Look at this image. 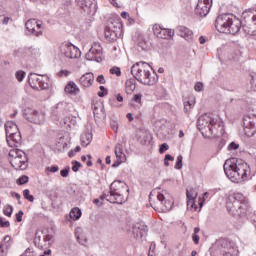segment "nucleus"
I'll list each match as a JSON object with an SVG mask.
<instances>
[{"instance_id": "obj_40", "label": "nucleus", "mask_w": 256, "mask_h": 256, "mask_svg": "<svg viewBox=\"0 0 256 256\" xmlns=\"http://www.w3.org/2000/svg\"><path fill=\"white\" fill-rule=\"evenodd\" d=\"M75 237L79 243H81V239H83V229L81 227H77L75 229Z\"/></svg>"}, {"instance_id": "obj_58", "label": "nucleus", "mask_w": 256, "mask_h": 256, "mask_svg": "<svg viewBox=\"0 0 256 256\" xmlns=\"http://www.w3.org/2000/svg\"><path fill=\"white\" fill-rule=\"evenodd\" d=\"M94 205H97V207H103V202L99 198H96L93 200Z\"/></svg>"}, {"instance_id": "obj_38", "label": "nucleus", "mask_w": 256, "mask_h": 256, "mask_svg": "<svg viewBox=\"0 0 256 256\" xmlns=\"http://www.w3.org/2000/svg\"><path fill=\"white\" fill-rule=\"evenodd\" d=\"M195 107V100L190 99L187 101H184V112L185 113H191V109Z\"/></svg>"}, {"instance_id": "obj_48", "label": "nucleus", "mask_w": 256, "mask_h": 256, "mask_svg": "<svg viewBox=\"0 0 256 256\" xmlns=\"http://www.w3.org/2000/svg\"><path fill=\"white\" fill-rule=\"evenodd\" d=\"M187 209L188 211H191L193 207H195V199L196 198H187Z\"/></svg>"}, {"instance_id": "obj_3", "label": "nucleus", "mask_w": 256, "mask_h": 256, "mask_svg": "<svg viewBox=\"0 0 256 256\" xmlns=\"http://www.w3.org/2000/svg\"><path fill=\"white\" fill-rule=\"evenodd\" d=\"M151 71H153L151 65L143 61L136 62L131 67V75H133L136 81L142 83V85H156L157 81H159V76H157V73L153 71L151 74Z\"/></svg>"}, {"instance_id": "obj_24", "label": "nucleus", "mask_w": 256, "mask_h": 256, "mask_svg": "<svg viewBox=\"0 0 256 256\" xmlns=\"http://www.w3.org/2000/svg\"><path fill=\"white\" fill-rule=\"evenodd\" d=\"M178 35L182 37V39H185V41H187L188 43H193V30L185 26H179Z\"/></svg>"}, {"instance_id": "obj_37", "label": "nucleus", "mask_w": 256, "mask_h": 256, "mask_svg": "<svg viewBox=\"0 0 256 256\" xmlns=\"http://www.w3.org/2000/svg\"><path fill=\"white\" fill-rule=\"evenodd\" d=\"M81 215L82 212L79 207H74L70 211V219H72L73 221H79V219H81Z\"/></svg>"}, {"instance_id": "obj_11", "label": "nucleus", "mask_w": 256, "mask_h": 256, "mask_svg": "<svg viewBox=\"0 0 256 256\" xmlns=\"http://www.w3.org/2000/svg\"><path fill=\"white\" fill-rule=\"evenodd\" d=\"M60 51L67 59H79L81 57V50L70 42H63Z\"/></svg>"}, {"instance_id": "obj_39", "label": "nucleus", "mask_w": 256, "mask_h": 256, "mask_svg": "<svg viewBox=\"0 0 256 256\" xmlns=\"http://www.w3.org/2000/svg\"><path fill=\"white\" fill-rule=\"evenodd\" d=\"M197 190L195 188H189L186 190L187 199H197Z\"/></svg>"}, {"instance_id": "obj_34", "label": "nucleus", "mask_w": 256, "mask_h": 256, "mask_svg": "<svg viewBox=\"0 0 256 256\" xmlns=\"http://www.w3.org/2000/svg\"><path fill=\"white\" fill-rule=\"evenodd\" d=\"M80 141L82 147H87L88 145H91V142L93 141V135L91 133H84L81 135Z\"/></svg>"}, {"instance_id": "obj_62", "label": "nucleus", "mask_w": 256, "mask_h": 256, "mask_svg": "<svg viewBox=\"0 0 256 256\" xmlns=\"http://www.w3.org/2000/svg\"><path fill=\"white\" fill-rule=\"evenodd\" d=\"M87 157H88L89 160L86 162V165H87V167H92L93 162H91V155H88Z\"/></svg>"}, {"instance_id": "obj_22", "label": "nucleus", "mask_w": 256, "mask_h": 256, "mask_svg": "<svg viewBox=\"0 0 256 256\" xmlns=\"http://www.w3.org/2000/svg\"><path fill=\"white\" fill-rule=\"evenodd\" d=\"M25 57H29V59H34V61H39L41 59V48L31 46L24 48Z\"/></svg>"}, {"instance_id": "obj_21", "label": "nucleus", "mask_w": 256, "mask_h": 256, "mask_svg": "<svg viewBox=\"0 0 256 256\" xmlns=\"http://www.w3.org/2000/svg\"><path fill=\"white\" fill-rule=\"evenodd\" d=\"M26 118L28 121H30V123H36L37 125L45 121V115L33 109H28L26 111Z\"/></svg>"}, {"instance_id": "obj_18", "label": "nucleus", "mask_w": 256, "mask_h": 256, "mask_svg": "<svg viewBox=\"0 0 256 256\" xmlns=\"http://www.w3.org/2000/svg\"><path fill=\"white\" fill-rule=\"evenodd\" d=\"M211 11V0H198L195 8L196 15L199 17H207Z\"/></svg>"}, {"instance_id": "obj_50", "label": "nucleus", "mask_w": 256, "mask_h": 256, "mask_svg": "<svg viewBox=\"0 0 256 256\" xmlns=\"http://www.w3.org/2000/svg\"><path fill=\"white\" fill-rule=\"evenodd\" d=\"M165 151H169V144H167V143H163L162 145H160V148H159V153L161 155H163V153H165Z\"/></svg>"}, {"instance_id": "obj_64", "label": "nucleus", "mask_w": 256, "mask_h": 256, "mask_svg": "<svg viewBox=\"0 0 256 256\" xmlns=\"http://www.w3.org/2000/svg\"><path fill=\"white\" fill-rule=\"evenodd\" d=\"M121 17H122V19H129V13H127V12H122V13H121Z\"/></svg>"}, {"instance_id": "obj_13", "label": "nucleus", "mask_w": 256, "mask_h": 256, "mask_svg": "<svg viewBox=\"0 0 256 256\" xmlns=\"http://www.w3.org/2000/svg\"><path fill=\"white\" fill-rule=\"evenodd\" d=\"M243 129L247 137H253L256 133V115L251 114L243 118Z\"/></svg>"}, {"instance_id": "obj_45", "label": "nucleus", "mask_w": 256, "mask_h": 256, "mask_svg": "<svg viewBox=\"0 0 256 256\" xmlns=\"http://www.w3.org/2000/svg\"><path fill=\"white\" fill-rule=\"evenodd\" d=\"M16 183L17 185H25V183H29V177L23 175L19 179H17Z\"/></svg>"}, {"instance_id": "obj_8", "label": "nucleus", "mask_w": 256, "mask_h": 256, "mask_svg": "<svg viewBox=\"0 0 256 256\" xmlns=\"http://www.w3.org/2000/svg\"><path fill=\"white\" fill-rule=\"evenodd\" d=\"M8 155L10 165H12L14 169H20L21 171L27 169V154H25L23 150L11 149Z\"/></svg>"}, {"instance_id": "obj_49", "label": "nucleus", "mask_w": 256, "mask_h": 256, "mask_svg": "<svg viewBox=\"0 0 256 256\" xmlns=\"http://www.w3.org/2000/svg\"><path fill=\"white\" fill-rule=\"evenodd\" d=\"M46 173H57V171H59V166L55 165V166H50L46 168Z\"/></svg>"}, {"instance_id": "obj_4", "label": "nucleus", "mask_w": 256, "mask_h": 256, "mask_svg": "<svg viewBox=\"0 0 256 256\" xmlns=\"http://www.w3.org/2000/svg\"><path fill=\"white\" fill-rule=\"evenodd\" d=\"M215 28L219 33L237 35V33L241 31V20L233 18V16L229 14H223L216 18Z\"/></svg>"}, {"instance_id": "obj_19", "label": "nucleus", "mask_w": 256, "mask_h": 256, "mask_svg": "<svg viewBox=\"0 0 256 256\" xmlns=\"http://www.w3.org/2000/svg\"><path fill=\"white\" fill-rule=\"evenodd\" d=\"M149 228L145 225V222H137L132 227V234L134 239H143L147 236Z\"/></svg>"}, {"instance_id": "obj_1", "label": "nucleus", "mask_w": 256, "mask_h": 256, "mask_svg": "<svg viewBox=\"0 0 256 256\" xmlns=\"http://www.w3.org/2000/svg\"><path fill=\"white\" fill-rule=\"evenodd\" d=\"M224 173L232 183L249 181L251 179V166L243 160L229 159L224 163Z\"/></svg>"}, {"instance_id": "obj_20", "label": "nucleus", "mask_w": 256, "mask_h": 256, "mask_svg": "<svg viewBox=\"0 0 256 256\" xmlns=\"http://www.w3.org/2000/svg\"><path fill=\"white\" fill-rule=\"evenodd\" d=\"M153 33L158 37V39H169V37H175V30L162 28L159 24H155L153 26Z\"/></svg>"}, {"instance_id": "obj_17", "label": "nucleus", "mask_w": 256, "mask_h": 256, "mask_svg": "<svg viewBox=\"0 0 256 256\" xmlns=\"http://www.w3.org/2000/svg\"><path fill=\"white\" fill-rule=\"evenodd\" d=\"M78 7L87 15L97 13V2L95 0H78Z\"/></svg>"}, {"instance_id": "obj_10", "label": "nucleus", "mask_w": 256, "mask_h": 256, "mask_svg": "<svg viewBox=\"0 0 256 256\" xmlns=\"http://www.w3.org/2000/svg\"><path fill=\"white\" fill-rule=\"evenodd\" d=\"M244 24L242 29L247 35H256V12L243 13Z\"/></svg>"}, {"instance_id": "obj_25", "label": "nucleus", "mask_w": 256, "mask_h": 256, "mask_svg": "<svg viewBox=\"0 0 256 256\" xmlns=\"http://www.w3.org/2000/svg\"><path fill=\"white\" fill-rule=\"evenodd\" d=\"M220 256H239V250L231 244H226L220 249Z\"/></svg>"}, {"instance_id": "obj_32", "label": "nucleus", "mask_w": 256, "mask_h": 256, "mask_svg": "<svg viewBox=\"0 0 256 256\" xmlns=\"http://www.w3.org/2000/svg\"><path fill=\"white\" fill-rule=\"evenodd\" d=\"M63 124L69 129H74V127H77V117L67 116L63 119Z\"/></svg>"}, {"instance_id": "obj_57", "label": "nucleus", "mask_w": 256, "mask_h": 256, "mask_svg": "<svg viewBox=\"0 0 256 256\" xmlns=\"http://www.w3.org/2000/svg\"><path fill=\"white\" fill-rule=\"evenodd\" d=\"M79 167H81V163L75 162V164L72 167V171H74V173H77V171H79Z\"/></svg>"}, {"instance_id": "obj_56", "label": "nucleus", "mask_w": 256, "mask_h": 256, "mask_svg": "<svg viewBox=\"0 0 256 256\" xmlns=\"http://www.w3.org/2000/svg\"><path fill=\"white\" fill-rule=\"evenodd\" d=\"M60 175L61 177H69V168L62 169Z\"/></svg>"}, {"instance_id": "obj_28", "label": "nucleus", "mask_w": 256, "mask_h": 256, "mask_svg": "<svg viewBox=\"0 0 256 256\" xmlns=\"http://www.w3.org/2000/svg\"><path fill=\"white\" fill-rule=\"evenodd\" d=\"M69 143H71V137H69L67 133H64L63 135L59 136L57 140V147L58 149H65Z\"/></svg>"}, {"instance_id": "obj_46", "label": "nucleus", "mask_w": 256, "mask_h": 256, "mask_svg": "<svg viewBox=\"0 0 256 256\" xmlns=\"http://www.w3.org/2000/svg\"><path fill=\"white\" fill-rule=\"evenodd\" d=\"M175 169H178V170L183 169V156L182 155H178Z\"/></svg>"}, {"instance_id": "obj_60", "label": "nucleus", "mask_w": 256, "mask_h": 256, "mask_svg": "<svg viewBox=\"0 0 256 256\" xmlns=\"http://www.w3.org/2000/svg\"><path fill=\"white\" fill-rule=\"evenodd\" d=\"M164 159L166 161H175V158L171 154H166Z\"/></svg>"}, {"instance_id": "obj_35", "label": "nucleus", "mask_w": 256, "mask_h": 256, "mask_svg": "<svg viewBox=\"0 0 256 256\" xmlns=\"http://www.w3.org/2000/svg\"><path fill=\"white\" fill-rule=\"evenodd\" d=\"M65 93H69V95H77V93H79V87H77V84H75V82H70L65 87Z\"/></svg>"}, {"instance_id": "obj_5", "label": "nucleus", "mask_w": 256, "mask_h": 256, "mask_svg": "<svg viewBox=\"0 0 256 256\" xmlns=\"http://www.w3.org/2000/svg\"><path fill=\"white\" fill-rule=\"evenodd\" d=\"M227 209L232 215L241 217L247 213V209H249V202L243 194L236 193L229 198V201L227 202Z\"/></svg>"}, {"instance_id": "obj_27", "label": "nucleus", "mask_w": 256, "mask_h": 256, "mask_svg": "<svg viewBox=\"0 0 256 256\" xmlns=\"http://www.w3.org/2000/svg\"><path fill=\"white\" fill-rule=\"evenodd\" d=\"M114 151H115L116 159L119 163H125L127 161V156L125 155V153H123V145L117 144L115 146Z\"/></svg>"}, {"instance_id": "obj_52", "label": "nucleus", "mask_w": 256, "mask_h": 256, "mask_svg": "<svg viewBox=\"0 0 256 256\" xmlns=\"http://www.w3.org/2000/svg\"><path fill=\"white\" fill-rule=\"evenodd\" d=\"M228 149L230 151H237V149H239V144L235 143V142H231L228 146Z\"/></svg>"}, {"instance_id": "obj_63", "label": "nucleus", "mask_w": 256, "mask_h": 256, "mask_svg": "<svg viewBox=\"0 0 256 256\" xmlns=\"http://www.w3.org/2000/svg\"><path fill=\"white\" fill-rule=\"evenodd\" d=\"M206 42H207V40L203 36H200V38H199L200 45H205Z\"/></svg>"}, {"instance_id": "obj_26", "label": "nucleus", "mask_w": 256, "mask_h": 256, "mask_svg": "<svg viewBox=\"0 0 256 256\" xmlns=\"http://www.w3.org/2000/svg\"><path fill=\"white\" fill-rule=\"evenodd\" d=\"M65 113H67V103L66 102H59L52 109V114L55 117H61V115H65Z\"/></svg>"}, {"instance_id": "obj_43", "label": "nucleus", "mask_w": 256, "mask_h": 256, "mask_svg": "<svg viewBox=\"0 0 256 256\" xmlns=\"http://www.w3.org/2000/svg\"><path fill=\"white\" fill-rule=\"evenodd\" d=\"M23 195H24V198L30 201V203H33V201H35V197H33V195L30 194L29 189H25L23 191Z\"/></svg>"}, {"instance_id": "obj_23", "label": "nucleus", "mask_w": 256, "mask_h": 256, "mask_svg": "<svg viewBox=\"0 0 256 256\" xmlns=\"http://www.w3.org/2000/svg\"><path fill=\"white\" fill-rule=\"evenodd\" d=\"M80 85L84 88H89L95 83V75L91 72H87L79 79Z\"/></svg>"}, {"instance_id": "obj_12", "label": "nucleus", "mask_w": 256, "mask_h": 256, "mask_svg": "<svg viewBox=\"0 0 256 256\" xmlns=\"http://www.w3.org/2000/svg\"><path fill=\"white\" fill-rule=\"evenodd\" d=\"M87 61H95L101 63L103 61V47L99 42H93L91 48L86 53Z\"/></svg>"}, {"instance_id": "obj_61", "label": "nucleus", "mask_w": 256, "mask_h": 256, "mask_svg": "<svg viewBox=\"0 0 256 256\" xmlns=\"http://www.w3.org/2000/svg\"><path fill=\"white\" fill-rule=\"evenodd\" d=\"M126 117H127V119H128V121L131 123L135 118L133 117V114L132 113H128L127 115H126Z\"/></svg>"}, {"instance_id": "obj_15", "label": "nucleus", "mask_w": 256, "mask_h": 256, "mask_svg": "<svg viewBox=\"0 0 256 256\" xmlns=\"http://www.w3.org/2000/svg\"><path fill=\"white\" fill-rule=\"evenodd\" d=\"M53 239V235L45 234L43 232H36L34 238V245L38 247V249H43L45 247H49L51 245V240Z\"/></svg>"}, {"instance_id": "obj_59", "label": "nucleus", "mask_w": 256, "mask_h": 256, "mask_svg": "<svg viewBox=\"0 0 256 256\" xmlns=\"http://www.w3.org/2000/svg\"><path fill=\"white\" fill-rule=\"evenodd\" d=\"M192 239H193L195 245H199V239H200V238H199V235L194 234V235L192 236Z\"/></svg>"}, {"instance_id": "obj_6", "label": "nucleus", "mask_w": 256, "mask_h": 256, "mask_svg": "<svg viewBox=\"0 0 256 256\" xmlns=\"http://www.w3.org/2000/svg\"><path fill=\"white\" fill-rule=\"evenodd\" d=\"M125 189V184L119 180H115L110 185V194H102L100 196V201L106 199L109 203H117L118 205H123L125 203V198L123 197V190Z\"/></svg>"}, {"instance_id": "obj_51", "label": "nucleus", "mask_w": 256, "mask_h": 256, "mask_svg": "<svg viewBox=\"0 0 256 256\" xmlns=\"http://www.w3.org/2000/svg\"><path fill=\"white\" fill-rule=\"evenodd\" d=\"M0 227L2 228L11 227V223L9 221H3V218L0 217Z\"/></svg>"}, {"instance_id": "obj_14", "label": "nucleus", "mask_w": 256, "mask_h": 256, "mask_svg": "<svg viewBox=\"0 0 256 256\" xmlns=\"http://www.w3.org/2000/svg\"><path fill=\"white\" fill-rule=\"evenodd\" d=\"M25 27L34 37H41L43 35V22L37 19H30L25 23Z\"/></svg>"}, {"instance_id": "obj_36", "label": "nucleus", "mask_w": 256, "mask_h": 256, "mask_svg": "<svg viewBox=\"0 0 256 256\" xmlns=\"http://www.w3.org/2000/svg\"><path fill=\"white\" fill-rule=\"evenodd\" d=\"M125 87L127 95H131V93H133V91H135L137 88V84L135 83V80L129 79L126 81Z\"/></svg>"}, {"instance_id": "obj_7", "label": "nucleus", "mask_w": 256, "mask_h": 256, "mask_svg": "<svg viewBox=\"0 0 256 256\" xmlns=\"http://www.w3.org/2000/svg\"><path fill=\"white\" fill-rule=\"evenodd\" d=\"M5 133L9 147H19L21 145V132H19L15 122L8 121L5 123Z\"/></svg>"}, {"instance_id": "obj_41", "label": "nucleus", "mask_w": 256, "mask_h": 256, "mask_svg": "<svg viewBox=\"0 0 256 256\" xmlns=\"http://www.w3.org/2000/svg\"><path fill=\"white\" fill-rule=\"evenodd\" d=\"M109 73L111 75H116V77H121V68L114 66L110 68Z\"/></svg>"}, {"instance_id": "obj_54", "label": "nucleus", "mask_w": 256, "mask_h": 256, "mask_svg": "<svg viewBox=\"0 0 256 256\" xmlns=\"http://www.w3.org/2000/svg\"><path fill=\"white\" fill-rule=\"evenodd\" d=\"M16 220L18 223H21L23 221V210H20L17 214H16Z\"/></svg>"}, {"instance_id": "obj_55", "label": "nucleus", "mask_w": 256, "mask_h": 256, "mask_svg": "<svg viewBox=\"0 0 256 256\" xmlns=\"http://www.w3.org/2000/svg\"><path fill=\"white\" fill-rule=\"evenodd\" d=\"M195 91L200 92L203 91V83L197 82L194 86Z\"/></svg>"}, {"instance_id": "obj_47", "label": "nucleus", "mask_w": 256, "mask_h": 256, "mask_svg": "<svg viewBox=\"0 0 256 256\" xmlns=\"http://www.w3.org/2000/svg\"><path fill=\"white\" fill-rule=\"evenodd\" d=\"M142 97H143L142 94H135L132 98V101H134V103H137L139 105L138 108H140L142 105V102H141Z\"/></svg>"}, {"instance_id": "obj_29", "label": "nucleus", "mask_w": 256, "mask_h": 256, "mask_svg": "<svg viewBox=\"0 0 256 256\" xmlns=\"http://www.w3.org/2000/svg\"><path fill=\"white\" fill-rule=\"evenodd\" d=\"M151 139H153L151 132L144 130L140 133L138 141L141 145H149V143H151Z\"/></svg>"}, {"instance_id": "obj_44", "label": "nucleus", "mask_w": 256, "mask_h": 256, "mask_svg": "<svg viewBox=\"0 0 256 256\" xmlns=\"http://www.w3.org/2000/svg\"><path fill=\"white\" fill-rule=\"evenodd\" d=\"M3 214L6 215V217H11V215H13V206H6L3 210Z\"/></svg>"}, {"instance_id": "obj_31", "label": "nucleus", "mask_w": 256, "mask_h": 256, "mask_svg": "<svg viewBox=\"0 0 256 256\" xmlns=\"http://www.w3.org/2000/svg\"><path fill=\"white\" fill-rule=\"evenodd\" d=\"M123 97L121 94H117L115 96V98H110L109 99V105H111V107H116L117 109L123 107Z\"/></svg>"}, {"instance_id": "obj_42", "label": "nucleus", "mask_w": 256, "mask_h": 256, "mask_svg": "<svg viewBox=\"0 0 256 256\" xmlns=\"http://www.w3.org/2000/svg\"><path fill=\"white\" fill-rule=\"evenodd\" d=\"M25 75H26V73L23 70L17 71L15 73V77H16L17 81H19V83H21V81H23V79H25Z\"/></svg>"}, {"instance_id": "obj_9", "label": "nucleus", "mask_w": 256, "mask_h": 256, "mask_svg": "<svg viewBox=\"0 0 256 256\" xmlns=\"http://www.w3.org/2000/svg\"><path fill=\"white\" fill-rule=\"evenodd\" d=\"M28 83L32 89L36 91H43V89H49V77L40 76L36 73H31L28 78Z\"/></svg>"}, {"instance_id": "obj_16", "label": "nucleus", "mask_w": 256, "mask_h": 256, "mask_svg": "<svg viewBox=\"0 0 256 256\" xmlns=\"http://www.w3.org/2000/svg\"><path fill=\"white\" fill-rule=\"evenodd\" d=\"M157 201L158 203H156L155 206H152L155 211H159V209L164 213H167V211H171V208L173 207V202L165 199V195L158 193Z\"/></svg>"}, {"instance_id": "obj_2", "label": "nucleus", "mask_w": 256, "mask_h": 256, "mask_svg": "<svg viewBox=\"0 0 256 256\" xmlns=\"http://www.w3.org/2000/svg\"><path fill=\"white\" fill-rule=\"evenodd\" d=\"M197 127L206 137H221L225 133L223 122L207 114L198 118Z\"/></svg>"}, {"instance_id": "obj_30", "label": "nucleus", "mask_w": 256, "mask_h": 256, "mask_svg": "<svg viewBox=\"0 0 256 256\" xmlns=\"http://www.w3.org/2000/svg\"><path fill=\"white\" fill-rule=\"evenodd\" d=\"M107 27L108 29H111L112 31H114V33H117L120 36L123 33V24L119 20L111 22L110 24H108Z\"/></svg>"}, {"instance_id": "obj_53", "label": "nucleus", "mask_w": 256, "mask_h": 256, "mask_svg": "<svg viewBox=\"0 0 256 256\" xmlns=\"http://www.w3.org/2000/svg\"><path fill=\"white\" fill-rule=\"evenodd\" d=\"M97 83H99L100 85H105L106 81H105V76L103 74L99 75L96 78Z\"/></svg>"}, {"instance_id": "obj_33", "label": "nucleus", "mask_w": 256, "mask_h": 256, "mask_svg": "<svg viewBox=\"0 0 256 256\" xmlns=\"http://www.w3.org/2000/svg\"><path fill=\"white\" fill-rule=\"evenodd\" d=\"M104 35L108 41H117L121 35L115 32V30H111L109 27H106Z\"/></svg>"}]
</instances>
